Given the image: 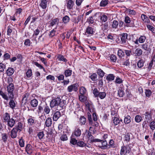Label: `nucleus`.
I'll return each mask as SVG.
<instances>
[{"instance_id":"49","label":"nucleus","mask_w":155,"mask_h":155,"mask_svg":"<svg viewBox=\"0 0 155 155\" xmlns=\"http://www.w3.org/2000/svg\"><path fill=\"white\" fill-rule=\"evenodd\" d=\"M102 28L105 31H107L109 29V27L107 22L105 23L102 24Z\"/></svg>"},{"instance_id":"21","label":"nucleus","mask_w":155,"mask_h":155,"mask_svg":"<svg viewBox=\"0 0 155 155\" xmlns=\"http://www.w3.org/2000/svg\"><path fill=\"white\" fill-rule=\"evenodd\" d=\"M74 2L72 0H69L67 3V6L68 9H71L72 8Z\"/></svg>"},{"instance_id":"50","label":"nucleus","mask_w":155,"mask_h":155,"mask_svg":"<svg viewBox=\"0 0 155 155\" xmlns=\"http://www.w3.org/2000/svg\"><path fill=\"white\" fill-rule=\"evenodd\" d=\"M127 11L128 14L130 15H134L136 14V12L134 10L128 9Z\"/></svg>"},{"instance_id":"14","label":"nucleus","mask_w":155,"mask_h":155,"mask_svg":"<svg viewBox=\"0 0 155 155\" xmlns=\"http://www.w3.org/2000/svg\"><path fill=\"white\" fill-rule=\"evenodd\" d=\"M142 50L140 48H138L135 50L134 53L135 56H140L142 54Z\"/></svg>"},{"instance_id":"57","label":"nucleus","mask_w":155,"mask_h":155,"mask_svg":"<svg viewBox=\"0 0 155 155\" xmlns=\"http://www.w3.org/2000/svg\"><path fill=\"white\" fill-rule=\"evenodd\" d=\"M123 81L118 76L116 77L115 82L117 84H120L123 82Z\"/></svg>"},{"instance_id":"59","label":"nucleus","mask_w":155,"mask_h":155,"mask_svg":"<svg viewBox=\"0 0 155 155\" xmlns=\"http://www.w3.org/2000/svg\"><path fill=\"white\" fill-rule=\"evenodd\" d=\"M32 72L31 69H28L26 73V75L28 78H30L32 76Z\"/></svg>"},{"instance_id":"22","label":"nucleus","mask_w":155,"mask_h":155,"mask_svg":"<svg viewBox=\"0 0 155 155\" xmlns=\"http://www.w3.org/2000/svg\"><path fill=\"white\" fill-rule=\"evenodd\" d=\"M38 103V102L37 100L35 99H34L31 101L30 104L33 107H35L37 106Z\"/></svg>"},{"instance_id":"13","label":"nucleus","mask_w":155,"mask_h":155,"mask_svg":"<svg viewBox=\"0 0 155 155\" xmlns=\"http://www.w3.org/2000/svg\"><path fill=\"white\" fill-rule=\"evenodd\" d=\"M94 32V29L91 27L88 26L87 28L85 33L86 34L88 35H92Z\"/></svg>"},{"instance_id":"35","label":"nucleus","mask_w":155,"mask_h":155,"mask_svg":"<svg viewBox=\"0 0 155 155\" xmlns=\"http://www.w3.org/2000/svg\"><path fill=\"white\" fill-rule=\"evenodd\" d=\"M47 2L46 0H42L40 4V6L43 9L47 7Z\"/></svg>"},{"instance_id":"15","label":"nucleus","mask_w":155,"mask_h":155,"mask_svg":"<svg viewBox=\"0 0 155 155\" xmlns=\"http://www.w3.org/2000/svg\"><path fill=\"white\" fill-rule=\"evenodd\" d=\"M7 122V125L8 127H12L14 126L15 121L13 118H11Z\"/></svg>"},{"instance_id":"46","label":"nucleus","mask_w":155,"mask_h":155,"mask_svg":"<svg viewBox=\"0 0 155 155\" xmlns=\"http://www.w3.org/2000/svg\"><path fill=\"white\" fill-rule=\"evenodd\" d=\"M85 95L81 94L79 96V99L80 101L82 102H84L86 99Z\"/></svg>"},{"instance_id":"26","label":"nucleus","mask_w":155,"mask_h":155,"mask_svg":"<svg viewBox=\"0 0 155 155\" xmlns=\"http://www.w3.org/2000/svg\"><path fill=\"white\" fill-rule=\"evenodd\" d=\"M10 101L9 102V104L10 107L12 109H14L15 107V104L13 99H10Z\"/></svg>"},{"instance_id":"7","label":"nucleus","mask_w":155,"mask_h":155,"mask_svg":"<svg viewBox=\"0 0 155 155\" xmlns=\"http://www.w3.org/2000/svg\"><path fill=\"white\" fill-rule=\"evenodd\" d=\"M121 40L122 43L124 44H125L127 41V34L126 33H124L121 35Z\"/></svg>"},{"instance_id":"2","label":"nucleus","mask_w":155,"mask_h":155,"mask_svg":"<svg viewBox=\"0 0 155 155\" xmlns=\"http://www.w3.org/2000/svg\"><path fill=\"white\" fill-rule=\"evenodd\" d=\"M66 103L65 100L61 101V99L60 97H57L51 100L50 105L51 108L59 107V110H61L66 104Z\"/></svg>"},{"instance_id":"48","label":"nucleus","mask_w":155,"mask_h":155,"mask_svg":"<svg viewBox=\"0 0 155 155\" xmlns=\"http://www.w3.org/2000/svg\"><path fill=\"white\" fill-rule=\"evenodd\" d=\"M117 55L120 58H122L124 55V52L122 50L120 49L118 50Z\"/></svg>"},{"instance_id":"29","label":"nucleus","mask_w":155,"mask_h":155,"mask_svg":"<svg viewBox=\"0 0 155 155\" xmlns=\"http://www.w3.org/2000/svg\"><path fill=\"white\" fill-rule=\"evenodd\" d=\"M130 140V135L129 133L125 134L124 136V141L126 143L129 142Z\"/></svg>"},{"instance_id":"38","label":"nucleus","mask_w":155,"mask_h":155,"mask_svg":"<svg viewBox=\"0 0 155 155\" xmlns=\"http://www.w3.org/2000/svg\"><path fill=\"white\" fill-rule=\"evenodd\" d=\"M97 73L98 75L101 78L104 77L105 73L101 69H98L97 71Z\"/></svg>"},{"instance_id":"32","label":"nucleus","mask_w":155,"mask_h":155,"mask_svg":"<svg viewBox=\"0 0 155 155\" xmlns=\"http://www.w3.org/2000/svg\"><path fill=\"white\" fill-rule=\"evenodd\" d=\"M57 58L59 61H62L65 62L67 61V60L64 58V56L61 54H58L57 56Z\"/></svg>"},{"instance_id":"34","label":"nucleus","mask_w":155,"mask_h":155,"mask_svg":"<svg viewBox=\"0 0 155 155\" xmlns=\"http://www.w3.org/2000/svg\"><path fill=\"white\" fill-rule=\"evenodd\" d=\"M32 64L38 67L40 69H43L44 71H45V69L41 64L38 63V62L33 61L32 62Z\"/></svg>"},{"instance_id":"51","label":"nucleus","mask_w":155,"mask_h":155,"mask_svg":"<svg viewBox=\"0 0 155 155\" xmlns=\"http://www.w3.org/2000/svg\"><path fill=\"white\" fill-rule=\"evenodd\" d=\"M57 27L53 29L51 31H50V33L49 35V36L50 37L52 38L55 35V33L56 32V30Z\"/></svg>"},{"instance_id":"53","label":"nucleus","mask_w":155,"mask_h":155,"mask_svg":"<svg viewBox=\"0 0 155 155\" xmlns=\"http://www.w3.org/2000/svg\"><path fill=\"white\" fill-rule=\"evenodd\" d=\"M44 111L47 114H49L50 109L48 106L46 105L44 107Z\"/></svg>"},{"instance_id":"42","label":"nucleus","mask_w":155,"mask_h":155,"mask_svg":"<svg viewBox=\"0 0 155 155\" xmlns=\"http://www.w3.org/2000/svg\"><path fill=\"white\" fill-rule=\"evenodd\" d=\"M89 77L94 81H96L97 80V75L95 73H93L90 75Z\"/></svg>"},{"instance_id":"1","label":"nucleus","mask_w":155,"mask_h":155,"mask_svg":"<svg viewBox=\"0 0 155 155\" xmlns=\"http://www.w3.org/2000/svg\"><path fill=\"white\" fill-rule=\"evenodd\" d=\"M14 85L13 84H9L7 86V90L8 97L6 94L3 92L2 88L0 87V95L5 100L8 101L9 98L13 99L14 94L13 92L14 90Z\"/></svg>"},{"instance_id":"8","label":"nucleus","mask_w":155,"mask_h":155,"mask_svg":"<svg viewBox=\"0 0 155 155\" xmlns=\"http://www.w3.org/2000/svg\"><path fill=\"white\" fill-rule=\"evenodd\" d=\"M81 130L78 127H76L72 133L73 135L76 137H80L81 134Z\"/></svg>"},{"instance_id":"41","label":"nucleus","mask_w":155,"mask_h":155,"mask_svg":"<svg viewBox=\"0 0 155 155\" xmlns=\"http://www.w3.org/2000/svg\"><path fill=\"white\" fill-rule=\"evenodd\" d=\"M124 93L122 88H120L118 91V95L120 97H122L124 95Z\"/></svg>"},{"instance_id":"64","label":"nucleus","mask_w":155,"mask_h":155,"mask_svg":"<svg viewBox=\"0 0 155 155\" xmlns=\"http://www.w3.org/2000/svg\"><path fill=\"white\" fill-rule=\"evenodd\" d=\"M28 121L29 125H32L34 123L35 120L32 118H30L28 119Z\"/></svg>"},{"instance_id":"52","label":"nucleus","mask_w":155,"mask_h":155,"mask_svg":"<svg viewBox=\"0 0 155 155\" xmlns=\"http://www.w3.org/2000/svg\"><path fill=\"white\" fill-rule=\"evenodd\" d=\"M146 39V37L145 36H141L139 38V41L140 43H142L144 42Z\"/></svg>"},{"instance_id":"27","label":"nucleus","mask_w":155,"mask_h":155,"mask_svg":"<svg viewBox=\"0 0 155 155\" xmlns=\"http://www.w3.org/2000/svg\"><path fill=\"white\" fill-rule=\"evenodd\" d=\"M14 69L12 68H9L6 71L7 73L8 76H11L14 72Z\"/></svg>"},{"instance_id":"17","label":"nucleus","mask_w":155,"mask_h":155,"mask_svg":"<svg viewBox=\"0 0 155 155\" xmlns=\"http://www.w3.org/2000/svg\"><path fill=\"white\" fill-rule=\"evenodd\" d=\"M52 123V120L51 118H48L45 122V126L46 127H49L51 126Z\"/></svg>"},{"instance_id":"30","label":"nucleus","mask_w":155,"mask_h":155,"mask_svg":"<svg viewBox=\"0 0 155 155\" xmlns=\"http://www.w3.org/2000/svg\"><path fill=\"white\" fill-rule=\"evenodd\" d=\"M141 18L143 21L145 22L148 23L150 21L148 18L144 14H142L141 15Z\"/></svg>"},{"instance_id":"61","label":"nucleus","mask_w":155,"mask_h":155,"mask_svg":"<svg viewBox=\"0 0 155 155\" xmlns=\"http://www.w3.org/2000/svg\"><path fill=\"white\" fill-rule=\"evenodd\" d=\"M118 25V22L116 20H114L113 21L112 24V27L113 28H117Z\"/></svg>"},{"instance_id":"37","label":"nucleus","mask_w":155,"mask_h":155,"mask_svg":"<svg viewBox=\"0 0 155 155\" xmlns=\"http://www.w3.org/2000/svg\"><path fill=\"white\" fill-rule=\"evenodd\" d=\"M107 19V17L105 15H102L100 16V20L102 22H106Z\"/></svg>"},{"instance_id":"55","label":"nucleus","mask_w":155,"mask_h":155,"mask_svg":"<svg viewBox=\"0 0 155 155\" xmlns=\"http://www.w3.org/2000/svg\"><path fill=\"white\" fill-rule=\"evenodd\" d=\"M149 126L151 129L152 130H154L155 128V122L153 121L150 122Z\"/></svg>"},{"instance_id":"47","label":"nucleus","mask_w":155,"mask_h":155,"mask_svg":"<svg viewBox=\"0 0 155 155\" xmlns=\"http://www.w3.org/2000/svg\"><path fill=\"white\" fill-rule=\"evenodd\" d=\"M70 20V18L67 16L66 15L63 17L62 19V21L64 24L68 23Z\"/></svg>"},{"instance_id":"3","label":"nucleus","mask_w":155,"mask_h":155,"mask_svg":"<svg viewBox=\"0 0 155 155\" xmlns=\"http://www.w3.org/2000/svg\"><path fill=\"white\" fill-rule=\"evenodd\" d=\"M131 151V148L128 146H123L121 147L120 151V155H127Z\"/></svg>"},{"instance_id":"63","label":"nucleus","mask_w":155,"mask_h":155,"mask_svg":"<svg viewBox=\"0 0 155 155\" xmlns=\"http://www.w3.org/2000/svg\"><path fill=\"white\" fill-rule=\"evenodd\" d=\"M99 92L97 88H95L93 91V94L95 97H98Z\"/></svg>"},{"instance_id":"43","label":"nucleus","mask_w":155,"mask_h":155,"mask_svg":"<svg viewBox=\"0 0 155 155\" xmlns=\"http://www.w3.org/2000/svg\"><path fill=\"white\" fill-rule=\"evenodd\" d=\"M12 31V27L10 25L8 26L7 27V35L10 37Z\"/></svg>"},{"instance_id":"39","label":"nucleus","mask_w":155,"mask_h":155,"mask_svg":"<svg viewBox=\"0 0 155 155\" xmlns=\"http://www.w3.org/2000/svg\"><path fill=\"white\" fill-rule=\"evenodd\" d=\"M106 94L105 92H100L98 94V97L101 99H103L105 98Z\"/></svg>"},{"instance_id":"4","label":"nucleus","mask_w":155,"mask_h":155,"mask_svg":"<svg viewBox=\"0 0 155 155\" xmlns=\"http://www.w3.org/2000/svg\"><path fill=\"white\" fill-rule=\"evenodd\" d=\"M78 85L76 84H73L68 86L67 90L68 91L71 92L72 91H77L78 90Z\"/></svg>"},{"instance_id":"62","label":"nucleus","mask_w":155,"mask_h":155,"mask_svg":"<svg viewBox=\"0 0 155 155\" xmlns=\"http://www.w3.org/2000/svg\"><path fill=\"white\" fill-rule=\"evenodd\" d=\"M37 136L39 139L41 140L43 139L44 136V134L43 132V131H41L39 132L37 134Z\"/></svg>"},{"instance_id":"11","label":"nucleus","mask_w":155,"mask_h":155,"mask_svg":"<svg viewBox=\"0 0 155 155\" xmlns=\"http://www.w3.org/2000/svg\"><path fill=\"white\" fill-rule=\"evenodd\" d=\"M61 116V113L59 111H57L54 112L53 117V120L56 121Z\"/></svg>"},{"instance_id":"12","label":"nucleus","mask_w":155,"mask_h":155,"mask_svg":"<svg viewBox=\"0 0 155 155\" xmlns=\"http://www.w3.org/2000/svg\"><path fill=\"white\" fill-rule=\"evenodd\" d=\"M101 142L102 146L99 147L103 150L107 149L109 148V145L107 143V142L106 140L103 141L102 140Z\"/></svg>"},{"instance_id":"19","label":"nucleus","mask_w":155,"mask_h":155,"mask_svg":"<svg viewBox=\"0 0 155 155\" xmlns=\"http://www.w3.org/2000/svg\"><path fill=\"white\" fill-rule=\"evenodd\" d=\"M147 121H150L152 120L151 114L150 112H146L144 114Z\"/></svg>"},{"instance_id":"9","label":"nucleus","mask_w":155,"mask_h":155,"mask_svg":"<svg viewBox=\"0 0 155 155\" xmlns=\"http://www.w3.org/2000/svg\"><path fill=\"white\" fill-rule=\"evenodd\" d=\"M17 132H20L22 129V124L21 122H18V124L13 128Z\"/></svg>"},{"instance_id":"20","label":"nucleus","mask_w":155,"mask_h":155,"mask_svg":"<svg viewBox=\"0 0 155 155\" xmlns=\"http://www.w3.org/2000/svg\"><path fill=\"white\" fill-rule=\"evenodd\" d=\"M120 121L122 122V119L120 120L119 118L118 117L115 116L114 117L113 120V123L115 125H117L119 124Z\"/></svg>"},{"instance_id":"44","label":"nucleus","mask_w":155,"mask_h":155,"mask_svg":"<svg viewBox=\"0 0 155 155\" xmlns=\"http://www.w3.org/2000/svg\"><path fill=\"white\" fill-rule=\"evenodd\" d=\"M142 120V117L139 115H137L135 117V121L137 123L140 122Z\"/></svg>"},{"instance_id":"36","label":"nucleus","mask_w":155,"mask_h":155,"mask_svg":"<svg viewBox=\"0 0 155 155\" xmlns=\"http://www.w3.org/2000/svg\"><path fill=\"white\" fill-rule=\"evenodd\" d=\"M109 1L108 0H102L100 3V6L101 7H105L108 4Z\"/></svg>"},{"instance_id":"18","label":"nucleus","mask_w":155,"mask_h":155,"mask_svg":"<svg viewBox=\"0 0 155 155\" xmlns=\"http://www.w3.org/2000/svg\"><path fill=\"white\" fill-rule=\"evenodd\" d=\"M59 22V19L58 18L54 19L51 21L49 23V27H51L54 25L58 24Z\"/></svg>"},{"instance_id":"24","label":"nucleus","mask_w":155,"mask_h":155,"mask_svg":"<svg viewBox=\"0 0 155 155\" xmlns=\"http://www.w3.org/2000/svg\"><path fill=\"white\" fill-rule=\"evenodd\" d=\"M131 121V117L127 115L126 117H125L124 119V122L125 124H129Z\"/></svg>"},{"instance_id":"25","label":"nucleus","mask_w":155,"mask_h":155,"mask_svg":"<svg viewBox=\"0 0 155 155\" xmlns=\"http://www.w3.org/2000/svg\"><path fill=\"white\" fill-rule=\"evenodd\" d=\"M109 57L110 58V61L112 62H115L117 59L116 56L113 54L110 55L109 56Z\"/></svg>"},{"instance_id":"45","label":"nucleus","mask_w":155,"mask_h":155,"mask_svg":"<svg viewBox=\"0 0 155 155\" xmlns=\"http://www.w3.org/2000/svg\"><path fill=\"white\" fill-rule=\"evenodd\" d=\"M77 145L79 147H84L85 146L86 144L83 141H78L77 142Z\"/></svg>"},{"instance_id":"54","label":"nucleus","mask_w":155,"mask_h":155,"mask_svg":"<svg viewBox=\"0 0 155 155\" xmlns=\"http://www.w3.org/2000/svg\"><path fill=\"white\" fill-rule=\"evenodd\" d=\"M108 145H109V148L114 147H115V144L114 141L112 139L110 140L109 142V144H108Z\"/></svg>"},{"instance_id":"28","label":"nucleus","mask_w":155,"mask_h":155,"mask_svg":"<svg viewBox=\"0 0 155 155\" xmlns=\"http://www.w3.org/2000/svg\"><path fill=\"white\" fill-rule=\"evenodd\" d=\"M72 71L68 69L65 70L64 74L65 77H68L70 76L72 73Z\"/></svg>"},{"instance_id":"56","label":"nucleus","mask_w":155,"mask_h":155,"mask_svg":"<svg viewBox=\"0 0 155 155\" xmlns=\"http://www.w3.org/2000/svg\"><path fill=\"white\" fill-rule=\"evenodd\" d=\"M144 62L142 60H140L138 61L137 65L138 68H141L143 66Z\"/></svg>"},{"instance_id":"31","label":"nucleus","mask_w":155,"mask_h":155,"mask_svg":"<svg viewBox=\"0 0 155 155\" xmlns=\"http://www.w3.org/2000/svg\"><path fill=\"white\" fill-rule=\"evenodd\" d=\"M29 95V94L28 93H27L25 94L23 96V98L22 99V102L25 101V103H26L28 101V98Z\"/></svg>"},{"instance_id":"10","label":"nucleus","mask_w":155,"mask_h":155,"mask_svg":"<svg viewBox=\"0 0 155 155\" xmlns=\"http://www.w3.org/2000/svg\"><path fill=\"white\" fill-rule=\"evenodd\" d=\"M2 139L1 141H2V143H6L8 138L7 134L5 133H3L1 134Z\"/></svg>"},{"instance_id":"40","label":"nucleus","mask_w":155,"mask_h":155,"mask_svg":"<svg viewBox=\"0 0 155 155\" xmlns=\"http://www.w3.org/2000/svg\"><path fill=\"white\" fill-rule=\"evenodd\" d=\"M80 93L81 94L85 95L86 93V88L83 87H81L80 89Z\"/></svg>"},{"instance_id":"5","label":"nucleus","mask_w":155,"mask_h":155,"mask_svg":"<svg viewBox=\"0 0 155 155\" xmlns=\"http://www.w3.org/2000/svg\"><path fill=\"white\" fill-rule=\"evenodd\" d=\"M85 105L86 108L88 109L89 111L90 112L94 111V106L92 103L91 101H87L85 103Z\"/></svg>"},{"instance_id":"6","label":"nucleus","mask_w":155,"mask_h":155,"mask_svg":"<svg viewBox=\"0 0 155 155\" xmlns=\"http://www.w3.org/2000/svg\"><path fill=\"white\" fill-rule=\"evenodd\" d=\"M25 151L28 154H31L33 152V149L30 144H27L25 147Z\"/></svg>"},{"instance_id":"58","label":"nucleus","mask_w":155,"mask_h":155,"mask_svg":"<svg viewBox=\"0 0 155 155\" xmlns=\"http://www.w3.org/2000/svg\"><path fill=\"white\" fill-rule=\"evenodd\" d=\"M80 121L81 125H84L85 124L86 121V119L84 116H82L81 117Z\"/></svg>"},{"instance_id":"33","label":"nucleus","mask_w":155,"mask_h":155,"mask_svg":"<svg viewBox=\"0 0 155 155\" xmlns=\"http://www.w3.org/2000/svg\"><path fill=\"white\" fill-rule=\"evenodd\" d=\"M115 76L112 74H109L106 77V80L108 81H112L114 80Z\"/></svg>"},{"instance_id":"23","label":"nucleus","mask_w":155,"mask_h":155,"mask_svg":"<svg viewBox=\"0 0 155 155\" xmlns=\"http://www.w3.org/2000/svg\"><path fill=\"white\" fill-rule=\"evenodd\" d=\"M18 132L13 129L11 131L10 136L11 138H16L17 136V133Z\"/></svg>"},{"instance_id":"16","label":"nucleus","mask_w":155,"mask_h":155,"mask_svg":"<svg viewBox=\"0 0 155 155\" xmlns=\"http://www.w3.org/2000/svg\"><path fill=\"white\" fill-rule=\"evenodd\" d=\"M3 121L4 122H7L10 118V116L9 114L5 113L3 115Z\"/></svg>"},{"instance_id":"60","label":"nucleus","mask_w":155,"mask_h":155,"mask_svg":"<svg viewBox=\"0 0 155 155\" xmlns=\"http://www.w3.org/2000/svg\"><path fill=\"white\" fill-rule=\"evenodd\" d=\"M25 141L21 137L19 141V145L21 147H24V143Z\"/></svg>"}]
</instances>
